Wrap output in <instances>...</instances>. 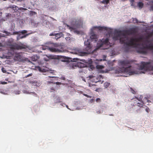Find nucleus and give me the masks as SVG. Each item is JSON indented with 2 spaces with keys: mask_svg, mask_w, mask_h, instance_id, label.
Returning a JSON list of instances; mask_svg holds the SVG:
<instances>
[{
  "mask_svg": "<svg viewBox=\"0 0 153 153\" xmlns=\"http://www.w3.org/2000/svg\"><path fill=\"white\" fill-rule=\"evenodd\" d=\"M71 24L72 26L70 27L71 30L72 29H76L82 25V21L80 19H74L72 22Z\"/></svg>",
  "mask_w": 153,
  "mask_h": 153,
  "instance_id": "9d476101",
  "label": "nucleus"
},
{
  "mask_svg": "<svg viewBox=\"0 0 153 153\" xmlns=\"http://www.w3.org/2000/svg\"><path fill=\"white\" fill-rule=\"evenodd\" d=\"M121 36H120V34L118 32V34L117 35L114 36L113 37V39L114 40H117L119 39L120 42V38Z\"/></svg>",
  "mask_w": 153,
  "mask_h": 153,
  "instance_id": "6ab92c4d",
  "label": "nucleus"
},
{
  "mask_svg": "<svg viewBox=\"0 0 153 153\" xmlns=\"http://www.w3.org/2000/svg\"><path fill=\"white\" fill-rule=\"evenodd\" d=\"M30 14H31V13H32V15L33 14H35L36 13L35 12H33V11H30Z\"/></svg>",
  "mask_w": 153,
  "mask_h": 153,
  "instance_id": "79ce46f5",
  "label": "nucleus"
},
{
  "mask_svg": "<svg viewBox=\"0 0 153 153\" xmlns=\"http://www.w3.org/2000/svg\"><path fill=\"white\" fill-rule=\"evenodd\" d=\"M55 86L52 87L50 88V89L51 90L50 91L51 92H54L55 91Z\"/></svg>",
  "mask_w": 153,
  "mask_h": 153,
  "instance_id": "cd10ccee",
  "label": "nucleus"
},
{
  "mask_svg": "<svg viewBox=\"0 0 153 153\" xmlns=\"http://www.w3.org/2000/svg\"><path fill=\"white\" fill-rule=\"evenodd\" d=\"M55 34H54L53 33H51L50 34V36H55Z\"/></svg>",
  "mask_w": 153,
  "mask_h": 153,
  "instance_id": "c03bdc74",
  "label": "nucleus"
},
{
  "mask_svg": "<svg viewBox=\"0 0 153 153\" xmlns=\"http://www.w3.org/2000/svg\"><path fill=\"white\" fill-rule=\"evenodd\" d=\"M130 89L131 90V91L133 94H135L136 93V91H135V89L134 90L132 88L130 87Z\"/></svg>",
  "mask_w": 153,
  "mask_h": 153,
  "instance_id": "393cba45",
  "label": "nucleus"
},
{
  "mask_svg": "<svg viewBox=\"0 0 153 153\" xmlns=\"http://www.w3.org/2000/svg\"><path fill=\"white\" fill-rule=\"evenodd\" d=\"M37 68L39 71L42 72H49L51 71V70L49 68L46 67L45 66H38L37 67Z\"/></svg>",
  "mask_w": 153,
  "mask_h": 153,
  "instance_id": "2eb2a0df",
  "label": "nucleus"
},
{
  "mask_svg": "<svg viewBox=\"0 0 153 153\" xmlns=\"http://www.w3.org/2000/svg\"><path fill=\"white\" fill-rule=\"evenodd\" d=\"M84 96H85V97H89V96L88 95H87L86 94H84Z\"/></svg>",
  "mask_w": 153,
  "mask_h": 153,
  "instance_id": "de8ad7c7",
  "label": "nucleus"
},
{
  "mask_svg": "<svg viewBox=\"0 0 153 153\" xmlns=\"http://www.w3.org/2000/svg\"><path fill=\"white\" fill-rule=\"evenodd\" d=\"M134 0H131V5L132 6H133V2H134Z\"/></svg>",
  "mask_w": 153,
  "mask_h": 153,
  "instance_id": "4c0bfd02",
  "label": "nucleus"
},
{
  "mask_svg": "<svg viewBox=\"0 0 153 153\" xmlns=\"http://www.w3.org/2000/svg\"><path fill=\"white\" fill-rule=\"evenodd\" d=\"M101 75H100V77H101Z\"/></svg>",
  "mask_w": 153,
  "mask_h": 153,
  "instance_id": "052dcab7",
  "label": "nucleus"
},
{
  "mask_svg": "<svg viewBox=\"0 0 153 153\" xmlns=\"http://www.w3.org/2000/svg\"><path fill=\"white\" fill-rule=\"evenodd\" d=\"M145 42L146 44L149 43H150L149 45L146 44L145 46L143 48H141L137 51L138 52L143 54H146L147 53V51L145 49L151 50H153V44L151 43V41L149 39L148 37H146Z\"/></svg>",
  "mask_w": 153,
  "mask_h": 153,
  "instance_id": "20e7f679",
  "label": "nucleus"
},
{
  "mask_svg": "<svg viewBox=\"0 0 153 153\" xmlns=\"http://www.w3.org/2000/svg\"><path fill=\"white\" fill-rule=\"evenodd\" d=\"M27 32V31L25 30H23L21 31H19V33H21L22 34H24L25 33H26Z\"/></svg>",
  "mask_w": 153,
  "mask_h": 153,
  "instance_id": "c85d7f7f",
  "label": "nucleus"
},
{
  "mask_svg": "<svg viewBox=\"0 0 153 153\" xmlns=\"http://www.w3.org/2000/svg\"><path fill=\"white\" fill-rule=\"evenodd\" d=\"M55 36L56 38V39H58L61 37V36H62V34L61 33H57L55 34Z\"/></svg>",
  "mask_w": 153,
  "mask_h": 153,
  "instance_id": "5701e85b",
  "label": "nucleus"
},
{
  "mask_svg": "<svg viewBox=\"0 0 153 153\" xmlns=\"http://www.w3.org/2000/svg\"><path fill=\"white\" fill-rule=\"evenodd\" d=\"M32 75V74H30L28 75H27V76H26V77H28L30 76H31Z\"/></svg>",
  "mask_w": 153,
  "mask_h": 153,
  "instance_id": "58836bf2",
  "label": "nucleus"
},
{
  "mask_svg": "<svg viewBox=\"0 0 153 153\" xmlns=\"http://www.w3.org/2000/svg\"><path fill=\"white\" fill-rule=\"evenodd\" d=\"M142 96L140 95L139 98L135 97V98H133L131 99L132 100L134 101L131 104L132 108L137 112L140 110L141 108L143 107L144 104H146L147 102H151L149 100L148 97H144L143 101L142 100Z\"/></svg>",
  "mask_w": 153,
  "mask_h": 153,
  "instance_id": "f257e3e1",
  "label": "nucleus"
},
{
  "mask_svg": "<svg viewBox=\"0 0 153 153\" xmlns=\"http://www.w3.org/2000/svg\"><path fill=\"white\" fill-rule=\"evenodd\" d=\"M143 6V4L142 2H140L137 3V6L140 9L142 8Z\"/></svg>",
  "mask_w": 153,
  "mask_h": 153,
  "instance_id": "412c9836",
  "label": "nucleus"
},
{
  "mask_svg": "<svg viewBox=\"0 0 153 153\" xmlns=\"http://www.w3.org/2000/svg\"><path fill=\"white\" fill-rule=\"evenodd\" d=\"M61 79L64 80L65 79V77H61Z\"/></svg>",
  "mask_w": 153,
  "mask_h": 153,
  "instance_id": "3c124183",
  "label": "nucleus"
},
{
  "mask_svg": "<svg viewBox=\"0 0 153 153\" xmlns=\"http://www.w3.org/2000/svg\"><path fill=\"white\" fill-rule=\"evenodd\" d=\"M2 46V44L0 42V46Z\"/></svg>",
  "mask_w": 153,
  "mask_h": 153,
  "instance_id": "5fc2aeb1",
  "label": "nucleus"
},
{
  "mask_svg": "<svg viewBox=\"0 0 153 153\" xmlns=\"http://www.w3.org/2000/svg\"><path fill=\"white\" fill-rule=\"evenodd\" d=\"M85 45V50L87 51V52H84L82 51L81 50L78 49L77 50V52L76 53H78L81 54H84L85 53H93V51L92 50V47L90 44V40L87 39V41H85L84 42Z\"/></svg>",
  "mask_w": 153,
  "mask_h": 153,
  "instance_id": "6e6552de",
  "label": "nucleus"
},
{
  "mask_svg": "<svg viewBox=\"0 0 153 153\" xmlns=\"http://www.w3.org/2000/svg\"><path fill=\"white\" fill-rule=\"evenodd\" d=\"M1 83L2 84H6L7 83V82H1Z\"/></svg>",
  "mask_w": 153,
  "mask_h": 153,
  "instance_id": "ea45409f",
  "label": "nucleus"
},
{
  "mask_svg": "<svg viewBox=\"0 0 153 153\" xmlns=\"http://www.w3.org/2000/svg\"><path fill=\"white\" fill-rule=\"evenodd\" d=\"M63 58L64 59V60L63 61L64 62H67L68 60V57H67L65 56H62Z\"/></svg>",
  "mask_w": 153,
  "mask_h": 153,
  "instance_id": "c756f323",
  "label": "nucleus"
},
{
  "mask_svg": "<svg viewBox=\"0 0 153 153\" xmlns=\"http://www.w3.org/2000/svg\"><path fill=\"white\" fill-rule=\"evenodd\" d=\"M22 10H27V9L26 8H22Z\"/></svg>",
  "mask_w": 153,
  "mask_h": 153,
  "instance_id": "864d4df0",
  "label": "nucleus"
},
{
  "mask_svg": "<svg viewBox=\"0 0 153 153\" xmlns=\"http://www.w3.org/2000/svg\"><path fill=\"white\" fill-rule=\"evenodd\" d=\"M75 29L74 30V31H75ZM71 30H72V29ZM71 30V31L72 30ZM78 32L77 31H76V32Z\"/></svg>",
  "mask_w": 153,
  "mask_h": 153,
  "instance_id": "bf43d9fd",
  "label": "nucleus"
},
{
  "mask_svg": "<svg viewBox=\"0 0 153 153\" xmlns=\"http://www.w3.org/2000/svg\"><path fill=\"white\" fill-rule=\"evenodd\" d=\"M1 70L4 73H6V71L5 70V69L4 68H1Z\"/></svg>",
  "mask_w": 153,
  "mask_h": 153,
  "instance_id": "c9c22d12",
  "label": "nucleus"
},
{
  "mask_svg": "<svg viewBox=\"0 0 153 153\" xmlns=\"http://www.w3.org/2000/svg\"><path fill=\"white\" fill-rule=\"evenodd\" d=\"M48 84H50L51 83H53V82H52L51 81H48Z\"/></svg>",
  "mask_w": 153,
  "mask_h": 153,
  "instance_id": "49530a36",
  "label": "nucleus"
},
{
  "mask_svg": "<svg viewBox=\"0 0 153 153\" xmlns=\"http://www.w3.org/2000/svg\"><path fill=\"white\" fill-rule=\"evenodd\" d=\"M110 0H102L100 1L101 3L107 5L109 3Z\"/></svg>",
  "mask_w": 153,
  "mask_h": 153,
  "instance_id": "aec40b11",
  "label": "nucleus"
},
{
  "mask_svg": "<svg viewBox=\"0 0 153 153\" xmlns=\"http://www.w3.org/2000/svg\"><path fill=\"white\" fill-rule=\"evenodd\" d=\"M118 33L120 34V36L122 35L123 36V37L121 36V38H120V43L121 44H122V42L121 41V39L124 40L125 41L126 40L127 41L128 40V37L126 36V34L124 31V30H123L122 32L119 31L118 32Z\"/></svg>",
  "mask_w": 153,
  "mask_h": 153,
  "instance_id": "4468645a",
  "label": "nucleus"
},
{
  "mask_svg": "<svg viewBox=\"0 0 153 153\" xmlns=\"http://www.w3.org/2000/svg\"><path fill=\"white\" fill-rule=\"evenodd\" d=\"M98 112H100H100L99 111H98Z\"/></svg>",
  "mask_w": 153,
  "mask_h": 153,
  "instance_id": "680f3d73",
  "label": "nucleus"
},
{
  "mask_svg": "<svg viewBox=\"0 0 153 153\" xmlns=\"http://www.w3.org/2000/svg\"><path fill=\"white\" fill-rule=\"evenodd\" d=\"M124 31L127 35H132L136 33L135 29L134 28H131L128 30H125Z\"/></svg>",
  "mask_w": 153,
  "mask_h": 153,
  "instance_id": "f3484780",
  "label": "nucleus"
},
{
  "mask_svg": "<svg viewBox=\"0 0 153 153\" xmlns=\"http://www.w3.org/2000/svg\"><path fill=\"white\" fill-rule=\"evenodd\" d=\"M8 45L10 46V49L12 51L15 50H21L25 49L26 48V46L22 43L19 44L15 43L13 44H8Z\"/></svg>",
  "mask_w": 153,
  "mask_h": 153,
  "instance_id": "9b49d317",
  "label": "nucleus"
},
{
  "mask_svg": "<svg viewBox=\"0 0 153 153\" xmlns=\"http://www.w3.org/2000/svg\"><path fill=\"white\" fill-rule=\"evenodd\" d=\"M20 33H19V32H17V31H15V32H13V35H15V34H18H18Z\"/></svg>",
  "mask_w": 153,
  "mask_h": 153,
  "instance_id": "e433bc0d",
  "label": "nucleus"
},
{
  "mask_svg": "<svg viewBox=\"0 0 153 153\" xmlns=\"http://www.w3.org/2000/svg\"><path fill=\"white\" fill-rule=\"evenodd\" d=\"M98 112H100H100L99 111H98Z\"/></svg>",
  "mask_w": 153,
  "mask_h": 153,
  "instance_id": "0e129e2a",
  "label": "nucleus"
},
{
  "mask_svg": "<svg viewBox=\"0 0 153 153\" xmlns=\"http://www.w3.org/2000/svg\"><path fill=\"white\" fill-rule=\"evenodd\" d=\"M61 102V101L60 98L59 97H58L56 99V103H58L60 102Z\"/></svg>",
  "mask_w": 153,
  "mask_h": 153,
  "instance_id": "2f4dec72",
  "label": "nucleus"
},
{
  "mask_svg": "<svg viewBox=\"0 0 153 153\" xmlns=\"http://www.w3.org/2000/svg\"><path fill=\"white\" fill-rule=\"evenodd\" d=\"M28 34H26L24 35L23 36H22L21 34H19L17 37V40H19L20 39H22L24 38H25L28 35Z\"/></svg>",
  "mask_w": 153,
  "mask_h": 153,
  "instance_id": "a211bd4d",
  "label": "nucleus"
},
{
  "mask_svg": "<svg viewBox=\"0 0 153 153\" xmlns=\"http://www.w3.org/2000/svg\"><path fill=\"white\" fill-rule=\"evenodd\" d=\"M86 66V65L81 62H75L73 64V68H74L75 67H78L79 68H84Z\"/></svg>",
  "mask_w": 153,
  "mask_h": 153,
  "instance_id": "ddd939ff",
  "label": "nucleus"
},
{
  "mask_svg": "<svg viewBox=\"0 0 153 153\" xmlns=\"http://www.w3.org/2000/svg\"><path fill=\"white\" fill-rule=\"evenodd\" d=\"M96 101L97 102H101L100 99L99 98H97Z\"/></svg>",
  "mask_w": 153,
  "mask_h": 153,
  "instance_id": "72a5a7b5",
  "label": "nucleus"
},
{
  "mask_svg": "<svg viewBox=\"0 0 153 153\" xmlns=\"http://www.w3.org/2000/svg\"><path fill=\"white\" fill-rule=\"evenodd\" d=\"M32 60L34 61H36L37 60V59L35 58L32 57Z\"/></svg>",
  "mask_w": 153,
  "mask_h": 153,
  "instance_id": "a19ab883",
  "label": "nucleus"
},
{
  "mask_svg": "<svg viewBox=\"0 0 153 153\" xmlns=\"http://www.w3.org/2000/svg\"><path fill=\"white\" fill-rule=\"evenodd\" d=\"M103 56L104 57V59H103V60L105 61V59L106 58V56Z\"/></svg>",
  "mask_w": 153,
  "mask_h": 153,
  "instance_id": "8fccbe9b",
  "label": "nucleus"
},
{
  "mask_svg": "<svg viewBox=\"0 0 153 153\" xmlns=\"http://www.w3.org/2000/svg\"><path fill=\"white\" fill-rule=\"evenodd\" d=\"M110 116H113V114H110Z\"/></svg>",
  "mask_w": 153,
  "mask_h": 153,
  "instance_id": "13d9d810",
  "label": "nucleus"
},
{
  "mask_svg": "<svg viewBox=\"0 0 153 153\" xmlns=\"http://www.w3.org/2000/svg\"><path fill=\"white\" fill-rule=\"evenodd\" d=\"M145 110L147 112L149 113L150 111V109L148 107H147L145 109Z\"/></svg>",
  "mask_w": 153,
  "mask_h": 153,
  "instance_id": "f704fd0d",
  "label": "nucleus"
},
{
  "mask_svg": "<svg viewBox=\"0 0 153 153\" xmlns=\"http://www.w3.org/2000/svg\"><path fill=\"white\" fill-rule=\"evenodd\" d=\"M4 33L6 34H7V35L8 36H10L11 35V34L10 32H8L6 31H4Z\"/></svg>",
  "mask_w": 153,
  "mask_h": 153,
  "instance_id": "7c9ffc66",
  "label": "nucleus"
},
{
  "mask_svg": "<svg viewBox=\"0 0 153 153\" xmlns=\"http://www.w3.org/2000/svg\"><path fill=\"white\" fill-rule=\"evenodd\" d=\"M141 70L146 71H153V61L149 62H142L140 66Z\"/></svg>",
  "mask_w": 153,
  "mask_h": 153,
  "instance_id": "0eeeda50",
  "label": "nucleus"
},
{
  "mask_svg": "<svg viewBox=\"0 0 153 153\" xmlns=\"http://www.w3.org/2000/svg\"><path fill=\"white\" fill-rule=\"evenodd\" d=\"M97 29L99 30H107V27H105L102 26H94L91 29V31L90 33V38L91 41H94L97 42V36L94 33V30Z\"/></svg>",
  "mask_w": 153,
  "mask_h": 153,
  "instance_id": "39448f33",
  "label": "nucleus"
},
{
  "mask_svg": "<svg viewBox=\"0 0 153 153\" xmlns=\"http://www.w3.org/2000/svg\"><path fill=\"white\" fill-rule=\"evenodd\" d=\"M96 68L98 69H103L104 68V67L102 65H97Z\"/></svg>",
  "mask_w": 153,
  "mask_h": 153,
  "instance_id": "b1692460",
  "label": "nucleus"
},
{
  "mask_svg": "<svg viewBox=\"0 0 153 153\" xmlns=\"http://www.w3.org/2000/svg\"><path fill=\"white\" fill-rule=\"evenodd\" d=\"M2 15V12H0V16Z\"/></svg>",
  "mask_w": 153,
  "mask_h": 153,
  "instance_id": "4d7b16f0",
  "label": "nucleus"
},
{
  "mask_svg": "<svg viewBox=\"0 0 153 153\" xmlns=\"http://www.w3.org/2000/svg\"><path fill=\"white\" fill-rule=\"evenodd\" d=\"M97 46L98 48H102L103 49H106L109 48L111 46V44L109 42V39L108 38L104 40H101L99 41L97 43Z\"/></svg>",
  "mask_w": 153,
  "mask_h": 153,
  "instance_id": "423d86ee",
  "label": "nucleus"
},
{
  "mask_svg": "<svg viewBox=\"0 0 153 153\" xmlns=\"http://www.w3.org/2000/svg\"><path fill=\"white\" fill-rule=\"evenodd\" d=\"M133 62V61L131 60H121L119 61V64L120 66H127L131 64Z\"/></svg>",
  "mask_w": 153,
  "mask_h": 153,
  "instance_id": "f8f14e48",
  "label": "nucleus"
},
{
  "mask_svg": "<svg viewBox=\"0 0 153 153\" xmlns=\"http://www.w3.org/2000/svg\"><path fill=\"white\" fill-rule=\"evenodd\" d=\"M141 37H140L139 38H131L130 40L127 41L126 40L125 41L123 39L121 40L122 42V44H125L127 46V47L125 48L126 51H129V47H132V46L136 45V42H138L142 39Z\"/></svg>",
  "mask_w": 153,
  "mask_h": 153,
  "instance_id": "f03ea898",
  "label": "nucleus"
},
{
  "mask_svg": "<svg viewBox=\"0 0 153 153\" xmlns=\"http://www.w3.org/2000/svg\"><path fill=\"white\" fill-rule=\"evenodd\" d=\"M17 7L16 6L13 5V6H10L9 7L10 8L13 9V10L14 11H15L16 10H17L16 9V7Z\"/></svg>",
  "mask_w": 153,
  "mask_h": 153,
  "instance_id": "a878e982",
  "label": "nucleus"
},
{
  "mask_svg": "<svg viewBox=\"0 0 153 153\" xmlns=\"http://www.w3.org/2000/svg\"><path fill=\"white\" fill-rule=\"evenodd\" d=\"M93 78H94V80L95 79H97V80L94 81L93 82H95L96 83H97V82H99V79H97V77H96L95 76Z\"/></svg>",
  "mask_w": 153,
  "mask_h": 153,
  "instance_id": "473e14b6",
  "label": "nucleus"
},
{
  "mask_svg": "<svg viewBox=\"0 0 153 153\" xmlns=\"http://www.w3.org/2000/svg\"><path fill=\"white\" fill-rule=\"evenodd\" d=\"M33 93V94H34V96H35V97H37V94L36 93H35L34 92Z\"/></svg>",
  "mask_w": 153,
  "mask_h": 153,
  "instance_id": "a18cd8bd",
  "label": "nucleus"
},
{
  "mask_svg": "<svg viewBox=\"0 0 153 153\" xmlns=\"http://www.w3.org/2000/svg\"><path fill=\"white\" fill-rule=\"evenodd\" d=\"M131 66H129L128 67L124 68H119L116 71V73H127L129 75H133L135 73L134 71H133L131 68Z\"/></svg>",
  "mask_w": 153,
  "mask_h": 153,
  "instance_id": "1a4fd4ad",
  "label": "nucleus"
},
{
  "mask_svg": "<svg viewBox=\"0 0 153 153\" xmlns=\"http://www.w3.org/2000/svg\"><path fill=\"white\" fill-rule=\"evenodd\" d=\"M44 16H46V15H42V17H44Z\"/></svg>",
  "mask_w": 153,
  "mask_h": 153,
  "instance_id": "6e6d98bb",
  "label": "nucleus"
},
{
  "mask_svg": "<svg viewBox=\"0 0 153 153\" xmlns=\"http://www.w3.org/2000/svg\"><path fill=\"white\" fill-rule=\"evenodd\" d=\"M98 112H100H100L99 111H98Z\"/></svg>",
  "mask_w": 153,
  "mask_h": 153,
  "instance_id": "e2e57ef3",
  "label": "nucleus"
},
{
  "mask_svg": "<svg viewBox=\"0 0 153 153\" xmlns=\"http://www.w3.org/2000/svg\"><path fill=\"white\" fill-rule=\"evenodd\" d=\"M135 22H136V23H137L138 22V20H137V19H135Z\"/></svg>",
  "mask_w": 153,
  "mask_h": 153,
  "instance_id": "09e8293b",
  "label": "nucleus"
},
{
  "mask_svg": "<svg viewBox=\"0 0 153 153\" xmlns=\"http://www.w3.org/2000/svg\"><path fill=\"white\" fill-rule=\"evenodd\" d=\"M110 85V84L109 82H105L104 84V86L106 88L108 87Z\"/></svg>",
  "mask_w": 153,
  "mask_h": 153,
  "instance_id": "bb28decb",
  "label": "nucleus"
},
{
  "mask_svg": "<svg viewBox=\"0 0 153 153\" xmlns=\"http://www.w3.org/2000/svg\"><path fill=\"white\" fill-rule=\"evenodd\" d=\"M54 83V84L56 83V84L58 85H60L61 84V83L60 82H56V83Z\"/></svg>",
  "mask_w": 153,
  "mask_h": 153,
  "instance_id": "37998d69",
  "label": "nucleus"
},
{
  "mask_svg": "<svg viewBox=\"0 0 153 153\" xmlns=\"http://www.w3.org/2000/svg\"><path fill=\"white\" fill-rule=\"evenodd\" d=\"M42 49L44 50H48L52 52H62L64 51L62 47L60 46L59 44L57 43H54L52 46L51 47L47 46H43Z\"/></svg>",
  "mask_w": 153,
  "mask_h": 153,
  "instance_id": "7ed1b4c3",
  "label": "nucleus"
},
{
  "mask_svg": "<svg viewBox=\"0 0 153 153\" xmlns=\"http://www.w3.org/2000/svg\"><path fill=\"white\" fill-rule=\"evenodd\" d=\"M48 77L49 78H53L54 77H55L54 76H48Z\"/></svg>",
  "mask_w": 153,
  "mask_h": 153,
  "instance_id": "603ef678",
  "label": "nucleus"
},
{
  "mask_svg": "<svg viewBox=\"0 0 153 153\" xmlns=\"http://www.w3.org/2000/svg\"><path fill=\"white\" fill-rule=\"evenodd\" d=\"M108 66L110 68H112L114 65L113 62H112L110 61H108Z\"/></svg>",
  "mask_w": 153,
  "mask_h": 153,
  "instance_id": "4be33fe9",
  "label": "nucleus"
},
{
  "mask_svg": "<svg viewBox=\"0 0 153 153\" xmlns=\"http://www.w3.org/2000/svg\"><path fill=\"white\" fill-rule=\"evenodd\" d=\"M21 53H15L13 55L14 56L15 59L20 61L22 59V56L21 55Z\"/></svg>",
  "mask_w": 153,
  "mask_h": 153,
  "instance_id": "dca6fc26",
  "label": "nucleus"
}]
</instances>
